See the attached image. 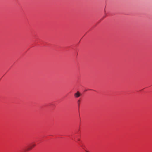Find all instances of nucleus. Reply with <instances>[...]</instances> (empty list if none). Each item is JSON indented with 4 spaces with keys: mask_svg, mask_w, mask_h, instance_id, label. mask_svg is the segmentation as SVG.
Instances as JSON below:
<instances>
[{
    "mask_svg": "<svg viewBox=\"0 0 152 152\" xmlns=\"http://www.w3.org/2000/svg\"><path fill=\"white\" fill-rule=\"evenodd\" d=\"M36 146V144L34 142H32L31 144L26 149V151H28L31 150Z\"/></svg>",
    "mask_w": 152,
    "mask_h": 152,
    "instance_id": "obj_1",
    "label": "nucleus"
},
{
    "mask_svg": "<svg viewBox=\"0 0 152 152\" xmlns=\"http://www.w3.org/2000/svg\"><path fill=\"white\" fill-rule=\"evenodd\" d=\"M80 95L81 94L79 91H77L74 94V96L76 98L79 97L80 96Z\"/></svg>",
    "mask_w": 152,
    "mask_h": 152,
    "instance_id": "obj_2",
    "label": "nucleus"
},
{
    "mask_svg": "<svg viewBox=\"0 0 152 152\" xmlns=\"http://www.w3.org/2000/svg\"><path fill=\"white\" fill-rule=\"evenodd\" d=\"M80 100V99H79L77 101V102L79 105Z\"/></svg>",
    "mask_w": 152,
    "mask_h": 152,
    "instance_id": "obj_3",
    "label": "nucleus"
}]
</instances>
